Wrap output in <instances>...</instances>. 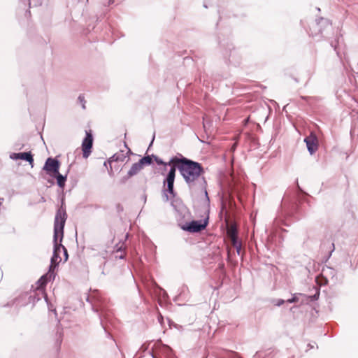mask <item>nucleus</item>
Wrapping results in <instances>:
<instances>
[{
  "instance_id": "nucleus-1",
  "label": "nucleus",
  "mask_w": 358,
  "mask_h": 358,
  "mask_svg": "<svg viewBox=\"0 0 358 358\" xmlns=\"http://www.w3.org/2000/svg\"><path fill=\"white\" fill-rule=\"evenodd\" d=\"M172 167L170 169L164 184H167V191L174 195L173 184L176 177V168L179 170L185 180L190 184L197 180L203 172L199 163L188 159L184 157L179 158L173 157L171 159Z\"/></svg>"
},
{
  "instance_id": "nucleus-2",
  "label": "nucleus",
  "mask_w": 358,
  "mask_h": 358,
  "mask_svg": "<svg viewBox=\"0 0 358 358\" xmlns=\"http://www.w3.org/2000/svg\"><path fill=\"white\" fill-rule=\"evenodd\" d=\"M67 218L66 210L61 206L57 211L54 223V252L51 258L50 271H53L62 261L59 254L62 252V244L64 237V227Z\"/></svg>"
},
{
  "instance_id": "nucleus-3",
  "label": "nucleus",
  "mask_w": 358,
  "mask_h": 358,
  "mask_svg": "<svg viewBox=\"0 0 358 358\" xmlns=\"http://www.w3.org/2000/svg\"><path fill=\"white\" fill-rule=\"evenodd\" d=\"M127 157V154L121 150L114 154L107 162H105L104 165L107 167L109 175L113 176L114 171H117L120 166L116 164L123 162Z\"/></svg>"
},
{
  "instance_id": "nucleus-4",
  "label": "nucleus",
  "mask_w": 358,
  "mask_h": 358,
  "mask_svg": "<svg viewBox=\"0 0 358 358\" xmlns=\"http://www.w3.org/2000/svg\"><path fill=\"white\" fill-rule=\"evenodd\" d=\"M152 158L150 156H145L141 158L137 163H134L127 173L128 178H131L137 175L145 165L152 164Z\"/></svg>"
},
{
  "instance_id": "nucleus-5",
  "label": "nucleus",
  "mask_w": 358,
  "mask_h": 358,
  "mask_svg": "<svg viewBox=\"0 0 358 358\" xmlns=\"http://www.w3.org/2000/svg\"><path fill=\"white\" fill-rule=\"evenodd\" d=\"M92 145L93 136L92 131L90 130L88 131H86V136L82 143V150L84 158H87L90 155L92 152Z\"/></svg>"
},
{
  "instance_id": "nucleus-6",
  "label": "nucleus",
  "mask_w": 358,
  "mask_h": 358,
  "mask_svg": "<svg viewBox=\"0 0 358 358\" xmlns=\"http://www.w3.org/2000/svg\"><path fill=\"white\" fill-rule=\"evenodd\" d=\"M207 224V220H205L203 223L201 221H192L191 222L187 223L186 225L183 226L182 228L185 231L195 233L199 232L206 229Z\"/></svg>"
},
{
  "instance_id": "nucleus-7",
  "label": "nucleus",
  "mask_w": 358,
  "mask_h": 358,
  "mask_svg": "<svg viewBox=\"0 0 358 358\" xmlns=\"http://www.w3.org/2000/svg\"><path fill=\"white\" fill-rule=\"evenodd\" d=\"M59 166L60 163L57 159L49 157L45 162L43 169L50 176H52L59 171Z\"/></svg>"
},
{
  "instance_id": "nucleus-8",
  "label": "nucleus",
  "mask_w": 358,
  "mask_h": 358,
  "mask_svg": "<svg viewBox=\"0 0 358 358\" xmlns=\"http://www.w3.org/2000/svg\"><path fill=\"white\" fill-rule=\"evenodd\" d=\"M307 148L310 154H313L318 148V140L315 134L311 133L304 139Z\"/></svg>"
},
{
  "instance_id": "nucleus-9",
  "label": "nucleus",
  "mask_w": 358,
  "mask_h": 358,
  "mask_svg": "<svg viewBox=\"0 0 358 358\" xmlns=\"http://www.w3.org/2000/svg\"><path fill=\"white\" fill-rule=\"evenodd\" d=\"M10 158L13 159H22L27 161L29 164L33 167L34 166V158L31 152H20V153H13L10 155Z\"/></svg>"
},
{
  "instance_id": "nucleus-10",
  "label": "nucleus",
  "mask_w": 358,
  "mask_h": 358,
  "mask_svg": "<svg viewBox=\"0 0 358 358\" xmlns=\"http://www.w3.org/2000/svg\"><path fill=\"white\" fill-rule=\"evenodd\" d=\"M237 227L235 224H231L227 227V234L229 238L237 236Z\"/></svg>"
},
{
  "instance_id": "nucleus-11",
  "label": "nucleus",
  "mask_w": 358,
  "mask_h": 358,
  "mask_svg": "<svg viewBox=\"0 0 358 358\" xmlns=\"http://www.w3.org/2000/svg\"><path fill=\"white\" fill-rule=\"evenodd\" d=\"M155 161L156 162V163L158 164V165H162L163 166V168L162 169V174L164 175V173L167 171V166H170V169L172 167V164H171V159L169 160V162H164V161H162V159H161L160 158H159L158 157H155Z\"/></svg>"
},
{
  "instance_id": "nucleus-12",
  "label": "nucleus",
  "mask_w": 358,
  "mask_h": 358,
  "mask_svg": "<svg viewBox=\"0 0 358 358\" xmlns=\"http://www.w3.org/2000/svg\"><path fill=\"white\" fill-rule=\"evenodd\" d=\"M52 176L56 178L57 185L60 187H64L66 180V176H63L62 174L59 173V171L57 173L53 174Z\"/></svg>"
},
{
  "instance_id": "nucleus-13",
  "label": "nucleus",
  "mask_w": 358,
  "mask_h": 358,
  "mask_svg": "<svg viewBox=\"0 0 358 358\" xmlns=\"http://www.w3.org/2000/svg\"><path fill=\"white\" fill-rule=\"evenodd\" d=\"M48 282V275H43L37 282V289H43Z\"/></svg>"
},
{
  "instance_id": "nucleus-14",
  "label": "nucleus",
  "mask_w": 358,
  "mask_h": 358,
  "mask_svg": "<svg viewBox=\"0 0 358 358\" xmlns=\"http://www.w3.org/2000/svg\"><path fill=\"white\" fill-rule=\"evenodd\" d=\"M125 255H126V252L124 250H117L116 251L115 258V259H117V258L123 259L125 257Z\"/></svg>"
},
{
  "instance_id": "nucleus-15",
  "label": "nucleus",
  "mask_w": 358,
  "mask_h": 358,
  "mask_svg": "<svg viewBox=\"0 0 358 358\" xmlns=\"http://www.w3.org/2000/svg\"><path fill=\"white\" fill-rule=\"evenodd\" d=\"M229 239H230V241H231V245H232V246H233V247H234V246H236V245H238V243H241V242H239V241H238V236H236V237H233V238H230Z\"/></svg>"
},
{
  "instance_id": "nucleus-16",
  "label": "nucleus",
  "mask_w": 358,
  "mask_h": 358,
  "mask_svg": "<svg viewBox=\"0 0 358 358\" xmlns=\"http://www.w3.org/2000/svg\"><path fill=\"white\" fill-rule=\"evenodd\" d=\"M62 250H63L64 252V262H66L67 259H68V253H67V250L66 248L62 245Z\"/></svg>"
},
{
  "instance_id": "nucleus-17",
  "label": "nucleus",
  "mask_w": 358,
  "mask_h": 358,
  "mask_svg": "<svg viewBox=\"0 0 358 358\" xmlns=\"http://www.w3.org/2000/svg\"><path fill=\"white\" fill-rule=\"evenodd\" d=\"M234 247L236 248L237 254L240 255L241 252V243H238V245H236V246Z\"/></svg>"
},
{
  "instance_id": "nucleus-18",
  "label": "nucleus",
  "mask_w": 358,
  "mask_h": 358,
  "mask_svg": "<svg viewBox=\"0 0 358 358\" xmlns=\"http://www.w3.org/2000/svg\"><path fill=\"white\" fill-rule=\"evenodd\" d=\"M294 301H295L294 299L287 300V302H289V303H292Z\"/></svg>"
},
{
  "instance_id": "nucleus-19",
  "label": "nucleus",
  "mask_w": 358,
  "mask_h": 358,
  "mask_svg": "<svg viewBox=\"0 0 358 358\" xmlns=\"http://www.w3.org/2000/svg\"><path fill=\"white\" fill-rule=\"evenodd\" d=\"M284 303V301H279V303H278V305H280V304H282Z\"/></svg>"
}]
</instances>
